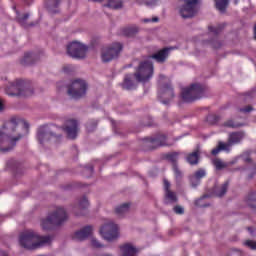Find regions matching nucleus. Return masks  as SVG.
I'll list each match as a JSON object with an SVG mask.
<instances>
[{
    "instance_id": "nucleus-1",
    "label": "nucleus",
    "mask_w": 256,
    "mask_h": 256,
    "mask_svg": "<svg viewBox=\"0 0 256 256\" xmlns=\"http://www.w3.org/2000/svg\"><path fill=\"white\" fill-rule=\"evenodd\" d=\"M19 125H23L26 133L29 132V123L15 116L3 124L0 130V143H6L8 147H0V153L5 154L13 151L17 141L23 139V133L19 132Z\"/></svg>"
},
{
    "instance_id": "nucleus-2",
    "label": "nucleus",
    "mask_w": 256,
    "mask_h": 256,
    "mask_svg": "<svg viewBox=\"0 0 256 256\" xmlns=\"http://www.w3.org/2000/svg\"><path fill=\"white\" fill-rule=\"evenodd\" d=\"M55 129L58 131H65L68 139H77V133L79 131V122L75 119H69L66 121L65 125L62 128H57L52 126L49 129V126H42L38 129L37 139L40 145L46 143V141H54V143H59L61 141V134L55 133Z\"/></svg>"
},
{
    "instance_id": "nucleus-3",
    "label": "nucleus",
    "mask_w": 256,
    "mask_h": 256,
    "mask_svg": "<svg viewBox=\"0 0 256 256\" xmlns=\"http://www.w3.org/2000/svg\"><path fill=\"white\" fill-rule=\"evenodd\" d=\"M52 241L51 236H41L33 230H25L19 236V243L24 249H39Z\"/></svg>"
},
{
    "instance_id": "nucleus-4",
    "label": "nucleus",
    "mask_w": 256,
    "mask_h": 256,
    "mask_svg": "<svg viewBox=\"0 0 256 256\" xmlns=\"http://www.w3.org/2000/svg\"><path fill=\"white\" fill-rule=\"evenodd\" d=\"M67 211L63 207H57L46 219L42 220V229L49 230L51 227H59L67 221Z\"/></svg>"
},
{
    "instance_id": "nucleus-5",
    "label": "nucleus",
    "mask_w": 256,
    "mask_h": 256,
    "mask_svg": "<svg viewBox=\"0 0 256 256\" xmlns=\"http://www.w3.org/2000/svg\"><path fill=\"white\" fill-rule=\"evenodd\" d=\"M5 93L10 97H29V95H33V89L29 82H25V80H16L15 82L10 83L5 89Z\"/></svg>"
},
{
    "instance_id": "nucleus-6",
    "label": "nucleus",
    "mask_w": 256,
    "mask_h": 256,
    "mask_svg": "<svg viewBox=\"0 0 256 256\" xmlns=\"http://www.w3.org/2000/svg\"><path fill=\"white\" fill-rule=\"evenodd\" d=\"M153 73V62L149 60H143L139 62L133 77L136 79L137 83H147L153 78Z\"/></svg>"
},
{
    "instance_id": "nucleus-7",
    "label": "nucleus",
    "mask_w": 256,
    "mask_h": 256,
    "mask_svg": "<svg viewBox=\"0 0 256 256\" xmlns=\"http://www.w3.org/2000/svg\"><path fill=\"white\" fill-rule=\"evenodd\" d=\"M205 86L201 84H192L190 87L183 88L181 91V99L184 103H193L198 99L205 97Z\"/></svg>"
},
{
    "instance_id": "nucleus-8",
    "label": "nucleus",
    "mask_w": 256,
    "mask_h": 256,
    "mask_svg": "<svg viewBox=\"0 0 256 256\" xmlns=\"http://www.w3.org/2000/svg\"><path fill=\"white\" fill-rule=\"evenodd\" d=\"M245 137V134L243 132H232L228 136L227 143L225 142H219L218 146L214 148L211 153L212 155H218L220 151H231V148L233 145H239L241 141H243V138Z\"/></svg>"
},
{
    "instance_id": "nucleus-9",
    "label": "nucleus",
    "mask_w": 256,
    "mask_h": 256,
    "mask_svg": "<svg viewBox=\"0 0 256 256\" xmlns=\"http://www.w3.org/2000/svg\"><path fill=\"white\" fill-rule=\"evenodd\" d=\"M86 93L87 82H85V80L76 79L68 86V95L72 97V99H81V97H85Z\"/></svg>"
},
{
    "instance_id": "nucleus-10",
    "label": "nucleus",
    "mask_w": 256,
    "mask_h": 256,
    "mask_svg": "<svg viewBox=\"0 0 256 256\" xmlns=\"http://www.w3.org/2000/svg\"><path fill=\"white\" fill-rule=\"evenodd\" d=\"M121 51H123V44L119 42L113 43L109 47L103 48L101 55L103 63H109V61L117 59Z\"/></svg>"
},
{
    "instance_id": "nucleus-11",
    "label": "nucleus",
    "mask_w": 256,
    "mask_h": 256,
    "mask_svg": "<svg viewBox=\"0 0 256 256\" xmlns=\"http://www.w3.org/2000/svg\"><path fill=\"white\" fill-rule=\"evenodd\" d=\"M197 3L199 0H184V5L179 9V13L183 19H191L197 15Z\"/></svg>"
},
{
    "instance_id": "nucleus-12",
    "label": "nucleus",
    "mask_w": 256,
    "mask_h": 256,
    "mask_svg": "<svg viewBox=\"0 0 256 256\" xmlns=\"http://www.w3.org/2000/svg\"><path fill=\"white\" fill-rule=\"evenodd\" d=\"M100 235L106 241H115L119 237V226L113 222H109L100 229Z\"/></svg>"
},
{
    "instance_id": "nucleus-13",
    "label": "nucleus",
    "mask_w": 256,
    "mask_h": 256,
    "mask_svg": "<svg viewBox=\"0 0 256 256\" xmlns=\"http://www.w3.org/2000/svg\"><path fill=\"white\" fill-rule=\"evenodd\" d=\"M67 53L74 59H85V55H87V46L76 41L72 42L67 46Z\"/></svg>"
},
{
    "instance_id": "nucleus-14",
    "label": "nucleus",
    "mask_w": 256,
    "mask_h": 256,
    "mask_svg": "<svg viewBox=\"0 0 256 256\" xmlns=\"http://www.w3.org/2000/svg\"><path fill=\"white\" fill-rule=\"evenodd\" d=\"M143 145L144 147H147V151L157 149V147H163L167 145V136L160 134L154 138H144Z\"/></svg>"
},
{
    "instance_id": "nucleus-15",
    "label": "nucleus",
    "mask_w": 256,
    "mask_h": 256,
    "mask_svg": "<svg viewBox=\"0 0 256 256\" xmlns=\"http://www.w3.org/2000/svg\"><path fill=\"white\" fill-rule=\"evenodd\" d=\"M174 97L175 92L173 91V86H171V84H164L160 87L158 91V99L163 105H169Z\"/></svg>"
},
{
    "instance_id": "nucleus-16",
    "label": "nucleus",
    "mask_w": 256,
    "mask_h": 256,
    "mask_svg": "<svg viewBox=\"0 0 256 256\" xmlns=\"http://www.w3.org/2000/svg\"><path fill=\"white\" fill-rule=\"evenodd\" d=\"M225 29V24H218L217 26H208L209 35L213 36V39L209 40L208 43L213 47V49H219L222 43L219 41V33Z\"/></svg>"
},
{
    "instance_id": "nucleus-17",
    "label": "nucleus",
    "mask_w": 256,
    "mask_h": 256,
    "mask_svg": "<svg viewBox=\"0 0 256 256\" xmlns=\"http://www.w3.org/2000/svg\"><path fill=\"white\" fill-rule=\"evenodd\" d=\"M93 235V226H85L79 231H76L72 235V239L74 241H85V239H89Z\"/></svg>"
},
{
    "instance_id": "nucleus-18",
    "label": "nucleus",
    "mask_w": 256,
    "mask_h": 256,
    "mask_svg": "<svg viewBox=\"0 0 256 256\" xmlns=\"http://www.w3.org/2000/svg\"><path fill=\"white\" fill-rule=\"evenodd\" d=\"M173 48H169V47H165L161 50H159L158 52L148 56V59H154V61H156V63H165V61H167L168 57H169V53L170 51H172Z\"/></svg>"
},
{
    "instance_id": "nucleus-19",
    "label": "nucleus",
    "mask_w": 256,
    "mask_h": 256,
    "mask_svg": "<svg viewBox=\"0 0 256 256\" xmlns=\"http://www.w3.org/2000/svg\"><path fill=\"white\" fill-rule=\"evenodd\" d=\"M94 3H102L103 7H108V9H121L123 7V2L121 0H89Z\"/></svg>"
},
{
    "instance_id": "nucleus-20",
    "label": "nucleus",
    "mask_w": 256,
    "mask_h": 256,
    "mask_svg": "<svg viewBox=\"0 0 256 256\" xmlns=\"http://www.w3.org/2000/svg\"><path fill=\"white\" fill-rule=\"evenodd\" d=\"M39 59V56L33 52H27L24 54L23 59L20 61L21 65H33Z\"/></svg>"
},
{
    "instance_id": "nucleus-21",
    "label": "nucleus",
    "mask_w": 256,
    "mask_h": 256,
    "mask_svg": "<svg viewBox=\"0 0 256 256\" xmlns=\"http://www.w3.org/2000/svg\"><path fill=\"white\" fill-rule=\"evenodd\" d=\"M121 256H137L138 250L131 244L120 246Z\"/></svg>"
},
{
    "instance_id": "nucleus-22",
    "label": "nucleus",
    "mask_w": 256,
    "mask_h": 256,
    "mask_svg": "<svg viewBox=\"0 0 256 256\" xmlns=\"http://www.w3.org/2000/svg\"><path fill=\"white\" fill-rule=\"evenodd\" d=\"M122 87L126 89L127 91H131L133 89H137V83L133 80L132 74H127L124 77V81L122 83Z\"/></svg>"
},
{
    "instance_id": "nucleus-23",
    "label": "nucleus",
    "mask_w": 256,
    "mask_h": 256,
    "mask_svg": "<svg viewBox=\"0 0 256 256\" xmlns=\"http://www.w3.org/2000/svg\"><path fill=\"white\" fill-rule=\"evenodd\" d=\"M229 189V181L224 182L220 186H215L213 193L216 197H224Z\"/></svg>"
},
{
    "instance_id": "nucleus-24",
    "label": "nucleus",
    "mask_w": 256,
    "mask_h": 256,
    "mask_svg": "<svg viewBox=\"0 0 256 256\" xmlns=\"http://www.w3.org/2000/svg\"><path fill=\"white\" fill-rule=\"evenodd\" d=\"M61 0H46V7L50 13H59Z\"/></svg>"
},
{
    "instance_id": "nucleus-25",
    "label": "nucleus",
    "mask_w": 256,
    "mask_h": 256,
    "mask_svg": "<svg viewBox=\"0 0 256 256\" xmlns=\"http://www.w3.org/2000/svg\"><path fill=\"white\" fill-rule=\"evenodd\" d=\"M130 207H131V204H129V203H124L120 206H117L115 208V214L118 217H123V215H125L126 213H129Z\"/></svg>"
},
{
    "instance_id": "nucleus-26",
    "label": "nucleus",
    "mask_w": 256,
    "mask_h": 256,
    "mask_svg": "<svg viewBox=\"0 0 256 256\" xmlns=\"http://www.w3.org/2000/svg\"><path fill=\"white\" fill-rule=\"evenodd\" d=\"M137 33H139V28H137V26H131L122 29V35H124V37H135Z\"/></svg>"
},
{
    "instance_id": "nucleus-27",
    "label": "nucleus",
    "mask_w": 256,
    "mask_h": 256,
    "mask_svg": "<svg viewBox=\"0 0 256 256\" xmlns=\"http://www.w3.org/2000/svg\"><path fill=\"white\" fill-rule=\"evenodd\" d=\"M27 19H29V13L21 14L19 12H16V21L22 26V27H29V24H27Z\"/></svg>"
},
{
    "instance_id": "nucleus-28",
    "label": "nucleus",
    "mask_w": 256,
    "mask_h": 256,
    "mask_svg": "<svg viewBox=\"0 0 256 256\" xmlns=\"http://www.w3.org/2000/svg\"><path fill=\"white\" fill-rule=\"evenodd\" d=\"M165 197H166L165 205H169L171 203H177V201H179V199L177 198V194H175V192L171 190L165 193Z\"/></svg>"
},
{
    "instance_id": "nucleus-29",
    "label": "nucleus",
    "mask_w": 256,
    "mask_h": 256,
    "mask_svg": "<svg viewBox=\"0 0 256 256\" xmlns=\"http://www.w3.org/2000/svg\"><path fill=\"white\" fill-rule=\"evenodd\" d=\"M215 5L220 13H225L227 5H229V0H215Z\"/></svg>"
},
{
    "instance_id": "nucleus-30",
    "label": "nucleus",
    "mask_w": 256,
    "mask_h": 256,
    "mask_svg": "<svg viewBox=\"0 0 256 256\" xmlns=\"http://www.w3.org/2000/svg\"><path fill=\"white\" fill-rule=\"evenodd\" d=\"M199 159H201V150L199 148L186 156V161H199Z\"/></svg>"
},
{
    "instance_id": "nucleus-31",
    "label": "nucleus",
    "mask_w": 256,
    "mask_h": 256,
    "mask_svg": "<svg viewBox=\"0 0 256 256\" xmlns=\"http://www.w3.org/2000/svg\"><path fill=\"white\" fill-rule=\"evenodd\" d=\"M246 203L248 207H251L252 209H256V194L250 193L246 198Z\"/></svg>"
},
{
    "instance_id": "nucleus-32",
    "label": "nucleus",
    "mask_w": 256,
    "mask_h": 256,
    "mask_svg": "<svg viewBox=\"0 0 256 256\" xmlns=\"http://www.w3.org/2000/svg\"><path fill=\"white\" fill-rule=\"evenodd\" d=\"M179 155H183V153L169 152L164 154V159H166V161H177V159H179Z\"/></svg>"
},
{
    "instance_id": "nucleus-33",
    "label": "nucleus",
    "mask_w": 256,
    "mask_h": 256,
    "mask_svg": "<svg viewBox=\"0 0 256 256\" xmlns=\"http://www.w3.org/2000/svg\"><path fill=\"white\" fill-rule=\"evenodd\" d=\"M189 181H190L191 187H193L194 189L196 187H199V185H201V180H199L197 176H194V174L189 177Z\"/></svg>"
},
{
    "instance_id": "nucleus-34",
    "label": "nucleus",
    "mask_w": 256,
    "mask_h": 256,
    "mask_svg": "<svg viewBox=\"0 0 256 256\" xmlns=\"http://www.w3.org/2000/svg\"><path fill=\"white\" fill-rule=\"evenodd\" d=\"M213 165L216 169V171H223V169H227V163L223 161H214Z\"/></svg>"
},
{
    "instance_id": "nucleus-35",
    "label": "nucleus",
    "mask_w": 256,
    "mask_h": 256,
    "mask_svg": "<svg viewBox=\"0 0 256 256\" xmlns=\"http://www.w3.org/2000/svg\"><path fill=\"white\" fill-rule=\"evenodd\" d=\"M219 115L216 114H210L207 116V121L210 123V125H215L216 123H219Z\"/></svg>"
},
{
    "instance_id": "nucleus-36",
    "label": "nucleus",
    "mask_w": 256,
    "mask_h": 256,
    "mask_svg": "<svg viewBox=\"0 0 256 256\" xmlns=\"http://www.w3.org/2000/svg\"><path fill=\"white\" fill-rule=\"evenodd\" d=\"M242 124L239 123V122H235L233 120H227L225 123H224V127H230L232 129H237V127H241Z\"/></svg>"
},
{
    "instance_id": "nucleus-37",
    "label": "nucleus",
    "mask_w": 256,
    "mask_h": 256,
    "mask_svg": "<svg viewBox=\"0 0 256 256\" xmlns=\"http://www.w3.org/2000/svg\"><path fill=\"white\" fill-rule=\"evenodd\" d=\"M173 171L175 173L176 179H181L183 177V172L179 170V166L177 165V162H173Z\"/></svg>"
},
{
    "instance_id": "nucleus-38",
    "label": "nucleus",
    "mask_w": 256,
    "mask_h": 256,
    "mask_svg": "<svg viewBox=\"0 0 256 256\" xmlns=\"http://www.w3.org/2000/svg\"><path fill=\"white\" fill-rule=\"evenodd\" d=\"M79 207L80 209H87V207H89V200L87 199V197L83 196L79 200Z\"/></svg>"
},
{
    "instance_id": "nucleus-39",
    "label": "nucleus",
    "mask_w": 256,
    "mask_h": 256,
    "mask_svg": "<svg viewBox=\"0 0 256 256\" xmlns=\"http://www.w3.org/2000/svg\"><path fill=\"white\" fill-rule=\"evenodd\" d=\"M240 161H252L251 159V152L246 151L243 152L240 156H239Z\"/></svg>"
},
{
    "instance_id": "nucleus-40",
    "label": "nucleus",
    "mask_w": 256,
    "mask_h": 256,
    "mask_svg": "<svg viewBox=\"0 0 256 256\" xmlns=\"http://www.w3.org/2000/svg\"><path fill=\"white\" fill-rule=\"evenodd\" d=\"M207 172L205 171V169H199L194 173V176H196L200 181L206 177Z\"/></svg>"
},
{
    "instance_id": "nucleus-41",
    "label": "nucleus",
    "mask_w": 256,
    "mask_h": 256,
    "mask_svg": "<svg viewBox=\"0 0 256 256\" xmlns=\"http://www.w3.org/2000/svg\"><path fill=\"white\" fill-rule=\"evenodd\" d=\"M173 211H174V213H176V215H183V213H185V209L179 205L175 206L173 208Z\"/></svg>"
},
{
    "instance_id": "nucleus-42",
    "label": "nucleus",
    "mask_w": 256,
    "mask_h": 256,
    "mask_svg": "<svg viewBox=\"0 0 256 256\" xmlns=\"http://www.w3.org/2000/svg\"><path fill=\"white\" fill-rule=\"evenodd\" d=\"M91 245L92 247H95L96 249H101V247H103V244H101L99 241H97V239L92 238L91 240Z\"/></svg>"
},
{
    "instance_id": "nucleus-43",
    "label": "nucleus",
    "mask_w": 256,
    "mask_h": 256,
    "mask_svg": "<svg viewBox=\"0 0 256 256\" xmlns=\"http://www.w3.org/2000/svg\"><path fill=\"white\" fill-rule=\"evenodd\" d=\"M239 111L240 113H251V111H253V106L248 105L245 108H240Z\"/></svg>"
},
{
    "instance_id": "nucleus-44",
    "label": "nucleus",
    "mask_w": 256,
    "mask_h": 256,
    "mask_svg": "<svg viewBox=\"0 0 256 256\" xmlns=\"http://www.w3.org/2000/svg\"><path fill=\"white\" fill-rule=\"evenodd\" d=\"M207 197H209L208 195H204L203 197H201L200 199L195 201V205L196 207H207L208 205H202L201 201L202 199H207Z\"/></svg>"
},
{
    "instance_id": "nucleus-45",
    "label": "nucleus",
    "mask_w": 256,
    "mask_h": 256,
    "mask_svg": "<svg viewBox=\"0 0 256 256\" xmlns=\"http://www.w3.org/2000/svg\"><path fill=\"white\" fill-rule=\"evenodd\" d=\"M246 247H249L250 249H256V242L252 240H248L245 242Z\"/></svg>"
},
{
    "instance_id": "nucleus-46",
    "label": "nucleus",
    "mask_w": 256,
    "mask_h": 256,
    "mask_svg": "<svg viewBox=\"0 0 256 256\" xmlns=\"http://www.w3.org/2000/svg\"><path fill=\"white\" fill-rule=\"evenodd\" d=\"M171 187V183H169L167 181V179H164V189H165V193H167L168 191H171L169 188Z\"/></svg>"
},
{
    "instance_id": "nucleus-47",
    "label": "nucleus",
    "mask_w": 256,
    "mask_h": 256,
    "mask_svg": "<svg viewBox=\"0 0 256 256\" xmlns=\"http://www.w3.org/2000/svg\"><path fill=\"white\" fill-rule=\"evenodd\" d=\"M144 4H146L147 7H153V5H157V0L146 1Z\"/></svg>"
},
{
    "instance_id": "nucleus-48",
    "label": "nucleus",
    "mask_w": 256,
    "mask_h": 256,
    "mask_svg": "<svg viewBox=\"0 0 256 256\" xmlns=\"http://www.w3.org/2000/svg\"><path fill=\"white\" fill-rule=\"evenodd\" d=\"M85 171H87L90 175L93 174V166L86 167Z\"/></svg>"
},
{
    "instance_id": "nucleus-49",
    "label": "nucleus",
    "mask_w": 256,
    "mask_h": 256,
    "mask_svg": "<svg viewBox=\"0 0 256 256\" xmlns=\"http://www.w3.org/2000/svg\"><path fill=\"white\" fill-rule=\"evenodd\" d=\"M4 107L3 100L0 99V111H3Z\"/></svg>"
},
{
    "instance_id": "nucleus-50",
    "label": "nucleus",
    "mask_w": 256,
    "mask_h": 256,
    "mask_svg": "<svg viewBox=\"0 0 256 256\" xmlns=\"http://www.w3.org/2000/svg\"><path fill=\"white\" fill-rule=\"evenodd\" d=\"M0 256H10L7 252L0 250Z\"/></svg>"
},
{
    "instance_id": "nucleus-51",
    "label": "nucleus",
    "mask_w": 256,
    "mask_h": 256,
    "mask_svg": "<svg viewBox=\"0 0 256 256\" xmlns=\"http://www.w3.org/2000/svg\"><path fill=\"white\" fill-rule=\"evenodd\" d=\"M34 0H24V3L26 5H31V3H33Z\"/></svg>"
},
{
    "instance_id": "nucleus-52",
    "label": "nucleus",
    "mask_w": 256,
    "mask_h": 256,
    "mask_svg": "<svg viewBox=\"0 0 256 256\" xmlns=\"http://www.w3.org/2000/svg\"><path fill=\"white\" fill-rule=\"evenodd\" d=\"M247 230L249 231V233H251V235H253L254 233L253 227H248Z\"/></svg>"
},
{
    "instance_id": "nucleus-53",
    "label": "nucleus",
    "mask_w": 256,
    "mask_h": 256,
    "mask_svg": "<svg viewBox=\"0 0 256 256\" xmlns=\"http://www.w3.org/2000/svg\"><path fill=\"white\" fill-rule=\"evenodd\" d=\"M157 21H159V18H158V17L152 18V22H153V23H157Z\"/></svg>"
},
{
    "instance_id": "nucleus-54",
    "label": "nucleus",
    "mask_w": 256,
    "mask_h": 256,
    "mask_svg": "<svg viewBox=\"0 0 256 256\" xmlns=\"http://www.w3.org/2000/svg\"><path fill=\"white\" fill-rule=\"evenodd\" d=\"M189 163H190V165H197L199 163V161H190Z\"/></svg>"
},
{
    "instance_id": "nucleus-55",
    "label": "nucleus",
    "mask_w": 256,
    "mask_h": 256,
    "mask_svg": "<svg viewBox=\"0 0 256 256\" xmlns=\"http://www.w3.org/2000/svg\"><path fill=\"white\" fill-rule=\"evenodd\" d=\"M143 22L144 23H151V19H144Z\"/></svg>"
},
{
    "instance_id": "nucleus-56",
    "label": "nucleus",
    "mask_w": 256,
    "mask_h": 256,
    "mask_svg": "<svg viewBox=\"0 0 256 256\" xmlns=\"http://www.w3.org/2000/svg\"><path fill=\"white\" fill-rule=\"evenodd\" d=\"M152 124H148V127H151Z\"/></svg>"
},
{
    "instance_id": "nucleus-57",
    "label": "nucleus",
    "mask_w": 256,
    "mask_h": 256,
    "mask_svg": "<svg viewBox=\"0 0 256 256\" xmlns=\"http://www.w3.org/2000/svg\"><path fill=\"white\" fill-rule=\"evenodd\" d=\"M31 27H33V24H30Z\"/></svg>"
}]
</instances>
